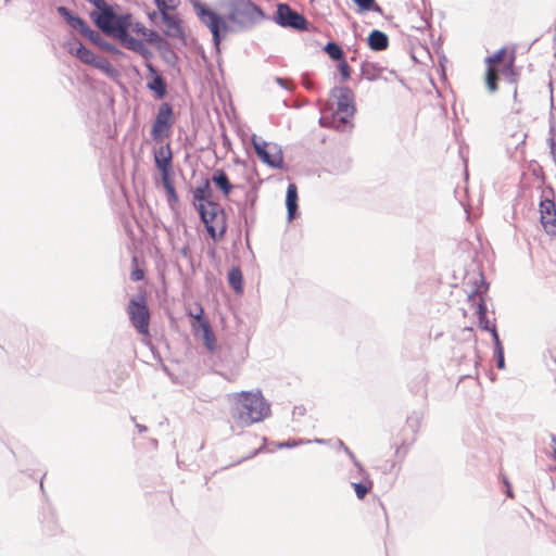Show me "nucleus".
Wrapping results in <instances>:
<instances>
[{
	"mask_svg": "<svg viewBox=\"0 0 556 556\" xmlns=\"http://www.w3.org/2000/svg\"><path fill=\"white\" fill-rule=\"evenodd\" d=\"M236 399L237 402L231 409V416L241 428L260 422L270 414V405L260 391H242L236 394Z\"/></svg>",
	"mask_w": 556,
	"mask_h": 556,
	"instance_id": "obj_1",
	"label": "nucleus"
},
{
	"mask_svg": "<svg viewBox=\"0 0 556 556\" xmlns=\"http://www.w3.org/2000/svg\"><path fill=\"white\" fill-rule=\"evenodd\" d=\"M198 211L211 238L214 240L220 239L227 230L226 215L220 204L206 201V203L198 205Z\"/></svg>",
	"mask_w": 556,
	"mask_h": 556,
	"instance_id": "obj_2",
	"label": "nucleus"
},
{
	"mask_svg": "<svg viewBox=\"0 0 556 556\" xmlns=\"http://www.w3.org/2000/svg\"><path fill=\"white\" fill-rule=\"evenodd\" d=\"M132 26L131 14L116 15L115 21V38L126 49L138 53L144 60H150L153 56L152 51L146 46L142 40L136 39L129 35V28Z\"/></svg>",
	"mask_w": 556,
	"mask_h": 556,
	"instance_id": "obj_3",
	"label": "nucleus"
},
{
	"mask_svg": "<svg viewBox=\"0 0 556 556\" xmlns=\"http://www.w3.org/2000/svg\"><path fill=\"white\" fill-rule=\"evenodd\" d=\"M264 17L262 9L251 0H231L228 20L241 29L250 28Z\"/></svg>",
	"mask_w": 556,
	"mask_h": 556,
	"instance_id": "obj_4",
	"label": "nucleus"
},
{
	"mask_svg": "<svg viewBox=\"0 0 556 556\" xmlns=\"http://www.w3.org/2000/svg\"><path fill=\"white\" fill-rule=\"evenodd\" d=\"M127 314L132 327L142 336H149L150 312L147 305L146 294L139 293L130 299L127 305Z\"/></svg>",
	"mask_w": 556,
	"mask_h": 556,
	"instance_id": "obj_5",
	"label": "nucleus"
},
{
	"mask_svg": "<svg viewBox=\"0 0 556 556\" xmlns=\"http://www.w3.org/2000/svg\"><path fill=\"white\" fill-rule=\"evenodd\" d=\"M194 9L200 21L212 33L214 45L218 47L222 40L220 30H227L226 22L218 13L206 8L204 4L200 2L194 4Z\"/></svg>",
	"mask_w": 556,
	"mask_h": 556,
	"instance_id": "obj_6",
	"label": "nucleus"
},
{
	"mask_svg": "<svg viewBox=\"0 0 556 556\" xmlns=\"http://www.w3.org/2000/svg\"><path fill=\"white\" fill-rule=\"evenodd\" d=\"M331 96L337 99V111L332 118L345 124L346 118L355 112L353 91L349 87H334Z\"/></svg>",
	"mask_w": 556,
	"mask_h": 556,
	"instance_id": "obj_7",
	"label": "nucleus"
},
{
	"mask_svg": "<svg viewBox=\"0 0 556 556\" xmlns=\"http://www.w3.org/2000/svg\"><path fill=\"white\" fill-rule=\"evenodd\" d=\"M173 109L170 104L164 102L160 105L157 115L151 129V137L154 141L161 142L170 134L173 126Z\"/></svg>",
	"mask_w": 556,
	"mask_h": 556,
	"instance_id": "obj_8",
	"label": "nucleus"
},
{
	"mask_svg": "<svg viewBox=\"0 0 556 556\" xmlns=\"http://www.w3.org/2000/svg\"><path fill=\"white\" fill-rule=\"evenodd\" d=\"M254 150L260 160L274 167L281 168L283 164V156L280 148L275 143H268L264 140L253 138Z\"/></svg>",
	"mask_w": 556,
	"mask_h": 556,
	"instance_id": "obj_9",
	"label": "nucleus"
},
{
	"mask_svg": "<svg viewBox=\"0 0 556 556\" xmlns=\"http://www.w3.org/2000/svg\"><path fill=\"white\" fill-rule=\"evenodd\" d=\"M275 21L282 27H289L296 30H305L307 28V21L305 17L292 10L287 3L278 4Z\"/></svg>",
	"mask_w": 556,
	"mask_h": 556,
	"instance_id": "obj_10",
	"label": "nucleus"
},
{
	"mask_svg": "<svg viewBox=\"0 0 556 556\" xmlns=\"http://www.w3.org/2000/svg\"><path fill=\"white\" fill-rule=\"evenodd\" d=\"M506 49L501 48L494 54L485 58L486 74L485 84L491 93L497 90V66L503 64L505 59Z\"/></svg>",
	"mask_w": 556,
	"mask_h": 556,
	"instance_id": "obj_11",
	"label": "nucleus"
},
{
	"mask_svg": "<svg viewBox=\"0 0 556 556\" xmlns=\"http://www.w3.org/2000/svg\"><path fill=\"white\" fill-rule=\"evenodd\" d=\"M540 222L545 232L556 238V204L554 200L543 199L540 202Z\"/></svg>",
	"mask_w": 556,
	"mask_h": 556,
	"instance_id": "obj_12",
	"label": "nucleus"
},
{
	"mask_svg": "<svg viewBox=\"0 0 556 556\" xmlns=\"http://www.w3.org/2000/svg\"><path fill=\"white\" fill-rule=\"evenodd\" d=\"M515 51H511L509 56L503 64L497 66V79L502 76L509 85L513 86L514 89V99L517 98V79L518 73L515 70Z\"/></svg>",
	"mask_w": 556,
	"mask_h": 556,
	"instance_id": "obj_13",
	"label": "nucleus"
},
{
	"mask_svg": "<svg viewBox=\"0 0 556 556\" xmlns=\"http://www.w3.org/2000/svg\"><path fill=\"white\" fill-rule=\"evenodd\" d=\"M146 61V67L149 71L151 77V79L147 83V88L153 91L156 98L162 99L167 93V85L164 78L157 73L153 64L150 63L149 60Z\"/></svg>",
	"mask_w": 556,
	"mask_h": 556,
	"instance_id": "obj_14",
	"label": "nucleus"
},
{
	"mask_svg": "<svg viewBox=\"0 0 556 556\" xmlns=\"http://www.w3.org/2000/svg\"><path fill=\"white\" fill-rule=\"evenodd\" d=\"M115 21L116 14L109 7L101 9L94 22L97 26L106 35L115 38Z\"/></svg>",
	"mask_w": 556,
	"mask_h": 556,
	"instance_id": "obj_15",
	"label": "nucleus"
},
{
	"mask_svg": "<svg viewBox=\"0 0 556 556\" xmlns=\"http://www.w3.org/2000/svg\"><path fill=\"white\" fill-rule=\"evenodd\" d=\"M67 50L71 54L75 55L83 63L88 65H93L98 56L77 39H74L67 43Z\"/></svg>",
	"mask_w": 556,
	"mask_h": 556,
	"instance_id": "obj_16",
	"label": "nucleus"
},
{
	"mask_svg": "<svg viewBox=\"0 0 556 556\" xmlns=\"http://www.w3.org/2000/svg\"><path fill=\"white\" fill-rule=\"evenodd\" d=\"M154 162L159 170L173 169V153L169 143L154 151Z\"/></svg>",
	"mask_w": 556,
	"mask_h": 556,
	"instance_id": "obj_17",
	"label": "nucleus"
},
{
	"mask_svg": "<svg viewBox=\"0 0 556 556\" xmlns=\"http://www.w3.org/2000/svg\"><path fill=\"white\" fill-rule=\"evenodd\" d=\"M384 67L377 62L365 60L361 64V76L368 80L374 81L381 77Z\"/></svg>",
	"mask_w": 556,
	"mask_h": 556,
	"instance_id": "obj_18",
	"label": "nucleus"
},
{
	"mask_svg": "<svg viewBox=\"0 0 556 556\" xmlns=\"http://www.w3.org/2000/svg\"><path fill=\"white\" fill-rule=\"evenodd\" d=\"M88 38L93 45L101 48L102 50L113 54V55H123L124 53L113 43L108 42L103 39V37L96 30H91V35H88Z\"/></svg>",
	"mask_w": 556,
	"mask_h": 556,
	"instance_id": "obj_19",
	"label": "nucleus"
},
{
	"mask_svg": "<svg viewBox=\"0 0 556 556\" xmlns=\"http://www.w3.org/2000/svg\"><path fill=\"white\" fill-rule=\"evenodd\" d=\"M388 36L378 29H374L368 36V46L374 51H382L388 48Z\"/></svg>",
	"mask_w": 556,
	"mask_h": 556,
	"instance_id": "obj_20",
	"label": "nucleus"
},
{
	"mask_svg": "<svg viewBox=\"0 0 556 556\" xmlns=\"http://www.w3.org/2000/svg\"><path fill=\"white\" fill-rule=\"evenodd\" d=\"M298 189L294 184H289L286 194V205L288 212V219L292 220L295 217L298 210Z\"/></svg>",
	"mask_w": 556,
	"mask_h": 556,
	"instance_id": "obj_21",
	"label": "nucleus"
},
{
	"mask_svg": "<svg viewBox=\"0 0 556 556\" xmlns=\"http://www.w3.org/2000/svg\"><path fill=\"white\" fill-rule=\"evenodd\" d=\"M212 181L220 189V191L227 197L231 192L233 186L230 184L228 176L223 169H216L213 173Z\"/></svg>",
	"mask_w": 556,
	"mask_h": 556,
	"instance_id": "obj_22",
	"label": "nucleus"
},
{
	"mask_svg": "<svg viewBox=\"0 0 556 556\" xmlns=\"http://www.w3.org/2000/svg\"><path fill=\"white\" fill-rule=\"evenodd\" d=\"M477 314H478V321L479 327L482 330L490 331L492 333V329L496 330V327L494 324L490 325V321L486 317V304L483 300V298L480 296L479 303L477 305Z\"/></svg>",
	"mask_w": 556,
	"mask_h": 556,
	"instance_id": "obj_23",
	"label": "nucleus"
},
{
	"mask_svg": "<svg viewBox=\"0 0 556 556\" xmlns=\"http://www.w3.org/2000/svg\"><path fill=\"white\" fill-rule=\"evenodd\" d=\"M359 475L362 476V481L353 482L352 486L356 493L357 498L363 500L371 490L372 481L369 479V476L365 471Z\"/></svg>",
	"mask_w": 556,
	"mask_h": 556,
	"instance_id": "obj_24",
	"label": "nucleus"
},
{
	"mask_svg": "<svg viewBox=\"0 0 556 556\" xmlns=\"http://www.w3.org/2000/svg\"><path fill=\"white\" fill-rule=\"evenodd\" d=\"M228 283L237 292L243 291V275L239 267H232L228 273Z\"/></svg>",
	"mask_w": 556,
	"mask_h": 556,
	"instance_id": "obj_25",
	"label": "nucleus"
},
{
	"mask_svg": "<svg viewBox=\"0 0 556 556\" xmlns=\"http://www.w3.org/2000/svg\"><path fill=\"white\" fill-rule=\"evenodd\" d=\"M492 337L494 340V355L496 357V366L498 369H503L505 366L504 349L500 341L498 333L495 329H492Z\"/></svg>",
	"mask_w": 556,
	"mask_h": 556,
	"instance_id": "obj_26",
	"label": "nucleus"
},
{
	"mask_svg": "<svg viewBox=\"0 0 556 556\" xmlns=\"http://www.w3.org/2000/svg\"><path fill=\"white\" fill-rule=\"evenodd\" d=\"M96 68L100 70L102 73L108 75L109 77L117 76V70L113 67L110 61L102 56H97L93 65Z\"/></svg>",
	"mask_w": 556,
	"mask_h": 556,
	"instance_id": "obj_27",
	"label": "nucleus"
},
{
	"mask_svg": "<svg viewBox=\"0 0 556 556\" xmlns=\"http://www.w3.org/2000/svg\"><path fill=\"white\" fill-rule=\"evenodd\" d=\"M67 23L71 27L77 29L83 36L87 37L88 35H91L92 29L81 17L76 15L70 16Z\"/></svg>",
	"mask_w": 556,
	"mask_h": 556,
	"instance_id": "obj_28",
	"label": "nucleus"
},
{
	"mask_svg": "<svg viewBox=\"0 0 556 556\" xmlns=\"http://www.w3.org/2000/svg\"><path fill=\"white\" fill-rule=\"evenodd\" d=\"M353 2L358 7L359 12L372 11L380 14L382 13V8L377 4L375 0H353Z\"/></svg>",
	"mask_w": 556,
	"mask_h": 556,
	"instance_id": "obj_29",
	"label": "nucleus"
},
{
	"mask_svg": "<svg viewBox=\"0 0 556 556\" xmlns=\"http://www.w3.org/2000/svg\"><path fill=\"white\" fill-rule=\"evenodd\" d=\"M211 195V188H210V181L206 179L201 186L197 187L193 190V199L195 201H200V203H203V201H208L207 198Z\"/></svg>",
	"mask_w": 556,
	"mask_h": 556,
	"instance_id": "obj_30",
	"label": "nucleus"
},
{
	"mask_svg": "<svg viewBox=\"0 0 556 556\" xmlns=\"http://www.w3.org/2000/svg\"><path fill=\"white\" fill-rule=\"evenodd\" d=\"M324 50L332 60L341 61L343 59V50L333 41L327 42Z\"/></svg>",
	"mask_w": 556,
	"mask_h": 556,
	"instance_id": "obj_31",
	"label": "nucleus"
},
{
	"mask_svg": "<svg viewBox=\"0 0 556 556\" xmlns=\"http://www.w3.org/2000/svg\"><path fill=\"white\" fill-rule=\"evenodd\" d=\"M162 21L168 28L175 29L177 33H180L179 21L176 16L167 13V10L161 13Z\"/></svg>",
	"mask_w": 556,
	"mask_h": 556,
	"instance_id": "obj_32",
	"label": "nucleus"
},
{
	"mask_svg": "<svg viewBox=\"0 0 556 556\" xmlns=\"http://www.w3.org/2000/svg\"><path fill=\"white\" fill-rule=\"evenodd\" d=\"M142 38L148 43H153L156 46H160L164 41L163 38L155 30L149 28L146 29Z\"/></svg>",
	"mask_w": 556,
	"mask_h": 556,
	"instance_id": "obj_33",
	"label": "nucleus"
},
{
	"mask_svg": "<svg viewBox=\"0 0 556 556\" xmlns=\"http://www.w3.org/2000/svg\"><path fill=\"white\" fill-rule=\"evenodd\" d=\"M339 444H340V446H342L344 448L345 453L349 455V457L353 462L354 466L357 468L358 473H363L364 468L361 465V463L356 459L354 453L348 446H345L342 441H339Z\"/></svg>",
	"mask_w": 556,
	"mask_h": 556,
	"instance_id": "obj_34",
	"label": "nucleus"
},
{
	"mask_svg": "<svg viewBox=\"0 0 556 556\" xmlns=\"http://www.w3.org/2000/svg\"><path fill=\"white\" fill-rule=\"evenodd\" d=\"M339 444H340V446H342L344 448L345 453L349 455V457L353 462L354 466L357 468L358 473H363L364 468L361 465V463L356 459L354 453L348 446H345L342 441H339Z\"/></svg>",
	"mask_w": 556,
	"mask_h": 556,
	"instance_id": "obj_35",
	"label": "nucleus"
},
{
	"mask_svg": "<svg viewBox=\"0 0 556 556\" xmlns=\"http://www.w3.org/2000/svg\"><path fill=\"white\" fill-rule=\"evenodd\" d=\"M339 72L343 80H348L351 75L350 66L345 60H341L338 64Z\"/></svg>",
	"mask_w": 556,
	"mask_h": 556,
	"instance_id": "obj_36",
	"label": "nucleus"
},
{
	"mask_svg": "<svg viewBox=\"0 0 556 556\" xmlns=\"http://www.w3.org/2000/svg\"><path fill=\"white\" fill-rule=\"evenodd\" d=\"M203 339H204V343H205L206 348L210 351H213L214 348H215V342H216V339H215L213 330L212 331H206L203 334Z\"/></svg>",
	"mask_w": 556,
	"mask_h": 556,
	"instance_id": "obj_37",
	"label": "nucleus"
},
{
	"mask_svg": "<svg viewBox=\"0 0 556 556\" xmlns=\"http://www.w3.org/2000/svg\"><path fill=\"white\" fill-rule=\"evenodd\" d=\"M160 172L162 175V182H163L164 188L174 186L173 180L170 178L172 169H164V170H160Z\"/></svg>",
	"mask_w": 556,
	"mask_h": 556,
	"instance_id": "obj_38",
	"label": "nucleus"
},
{
	"mask_svg": "<svg viewBox=\"0 0 556 556\" xmlns=\"http://www.w3.org/2000/svg\"><path fill=\"white\" fill-rule=\"evenodd\" d=\"M146 29H147V27L143 24H141L139 22H136V23L132 22V26L129 28V31H132L137 35L143 36Z\"/></svg>",
	"mask_w": 556,
	"mask_h": 556,
	"instance_id": "obj_39",
	"label": "nucleus"
},
{
	"mask_svg": "<svg viewBox=\"0 0 556 556\" xmlns=\"http://www.w3.org/2000/svg\"><path fill=\"white\" fill-rule=\"evenodd\" d=\"M203 314H204L203 307L200 304H198L197 305V312L195 313H190V316L193 317L200 324L201 320L205 319L203 317Z\"/></svg>",
	"mask_w": 556,
	"mask_h": 556,
	"instance_id": "obj_40",
	"label": "nucleus"
},
{
	"mask_svg": "<svg viewBox=\"0 0 556 556\" xmlns=\"http://www.w3.org/2000/svg\"><path fill=\"white\" fill-rule=\"evenodd\" d=\"M130 278L134 281L142 280L144 278V271L140 268H136L131 271Z\"/></svg>",
	"mask_w": 556,
	"mask_h": 556,
	"instance_id": "obj_41",
	"label": "nucleus"
},
{
	"mask_svg": "<svg viewBox=\"0 0 556 556\" xmlns=\"http://www.w3.org/2000/svg\"><path fill=\"white\" fill-rule=\"evenodd\" d=\"M165 190L167 192V198H168L169 202H172V201L177 202L178 201V195H177V192H176L174 186L165 188Z\"/></svg>",
	"mask_w": 556,
	"mask_h": 556,
	"instance_id": "obj_42",
	"label": "nucleus"
},
{
	"mask_svg": "<svg viewBox=\"0 0 556 556\" xmlns=\"http://www.w3.org/2000/svg\"><path fill=\"white\" fill-rule=\"evenodd\" d=\"M485 291H486V287H484L483 292H485ZM481 293H482L481 287H477L476 289H473L472 291H470L468 293V300L475 302L476 301V296L481 294Z\"/></svg>",
	"mask_w": 556,
	"mask_h": 556,
	"instance_id": "obj_43",
	"label": "nucleus"
},
{
	"mask_svg": "<svg viewBox=\"0 0 556 556\" xmlns=\"http://www.w3.org/2000/svg\"><path fill=\"white\" fill-rule=\"evenodd\" d=\"M58 12L68 22L70 16H73L71 11L65 7H59Z\"/></svg>",
	"mask_w": 556,
	"mask_h": 556,
	"instance_id": "obj_44",
	"label": "nucleus"
},
{
	"mask_svg": "<svg viewBox=\"0 0 556 556\" xmlns=\"http://www.w3.org/2000/svg\"><path fill=\"white\" fill-rule=\"evenodd\" d=\"M154 3L155 5L157 7V9L160 10V12H164L167 10V3L165 0H154Z\"/></svg>",
	"mask_w": 556,
	"mask_h": 556,
	"instance_id": "obj_45",
	"label": "nucleus"
},
{
	"mask_svg": "<svg viewBox=\"0 0 556 556\" xmlns=\"http://www.w3.org/2000/svg\"><path fill=\"white\" fill-rule=\"evenodd\" d=\"M551 447H552V457L556 460V435L551 434Z\"/></svg>",
	"mask_w": 556,
	"mask_h": 556,
	"instance_id": "obj_46",
	"label": "nucleus"
},
{
	"mask_svg": "<svg viewBox=\"0 0 556 556\" xmlns=\"http://www.w3.org/2000/svg\"><path fill=\"white\" fill-rule=\"evenodd\" d=\"M91 4H93L97 9L101 10L106 7L104 0H87Z\"/></svg>",
	"mask_w": 556,
	"mask_h": 556,
	"instance_id": "obj_47",
	"label": "nucleus"
},
{
	"mask_svg": "<svg viewBox=\"0 0 556 556\" xmlns=\"http://www.w3.org/2000/svg\"><path fill=\"white\" fill-rule=\"evenodd\" d=\"M200 327H201V329H202V331H203V334H204L206 331H212L211 325H210V323H208L206 319L201 320V323H200Z\"/></svg>",
	"mask_w": 556,
	"mask_h": 556,
	"instance_id": "obj_48",
	"label": "nucleus"
},
{
	"mask_svg": "<svg viewBox=\"0 0 556 556\" xmlns=\"http://www.w3.org/2000/svg\"><path fill=\"white\" fill-rule=\"evenodd\" d=\"M302 84L306 89H312L314 86L313 81L305 77L303 78Z\"/></svg>",
	"mask_w": 556,
	"mask_h": 556,
	"instance_id": "obj_49",
	"label": "nucleus"
},
{
	"mask_svg": "<svg viewBox=\"0 0 556 556\" xmlns=\"http://www.w3.org/2000/svg\"><path fill=\"white\" fill-rule=\"evenodd\" d=\"M504 483H505V485L507 486V491H506L507 496L513 497L511 488H510V484H509V482L507 481V479H506V478H504Z\"/></svg>",
	"mask_w": 556,
	"mask_h": 556,
	"instance_id": "obj_50",
	"label": "nucleus"
},
{
	"mask_svg": "<svg viewBox=\"0 0 556 556\" xmlns=\"http://www.w3.org/2000/svg\"><path fill=\"white\" fill-rule=\"evenodd\" d=\"M296 445H298V442H295V441H294V442H292V443H290V442H285V443H280V444H279V447H293V446H296Z\"/></svg>",
	"mask_w": 556,
	"mask_h": 556,
	"instance_id": "obj_51",
	"label": "nucleus"
},
{
	"mask_svg": "<svg viewBox=\"0 0 556 556\" xmlns=\"http://www.w3.org/2000/svg\"><path fill=\"white\" fill-rule=\"evenodd\" d=\"M247 198H248V201H250L251 204L253 205V203L255 202V199H256V194L255 193H248Z\"/></svg>",
	"mask_w": 556,
	"mask_h": 556,
	"instance_id": "obj_52",
	"label": "nucleus"
},
{
	"mask_svg": "<svg viewBox=\"0 0 556 556\" xmlns=\"http://www.w3.org/2000/svg\"><path fill=\"white\" fill-rule=\"evenodd\" d=\"M136 427L138 428V430H139L140 432H144V431H147V427H146V426H143V425L137 424V425H136Z\"/></svg>",
	"mask_w": 556,
	"mask_h": 556,
	"instance_id": "obj_53",
	"label": "nucleus"
},
{
	"mask_svg": "<svg viewBox=\"0 0 556 556\" xmlns=\"http://www.w3.org/2000/svg\"><path fill=\"white\" fill-rule=\"evenodd\" d=\"M277 84H279L281 87H285V80L280 77L276 78Z\"/></svg>",
	"mask_w": 556,
	"mask_h": 556,
	"instance_id": "obj_54",
	"label": "nucleus"
},
{
	"mask_svg": "<svg viewBox=\"0 0 556 556\" xmlns=\"http://www.w3.org/2000/svg\"><path fill=\"white\" fill-rule=\"evenodd\" d=\"M549 87L552 88V83H549ZM551 106L553 108L554 106V98H553V93L551 92Z\"/></svg>",
	"mask_w": 556,
	"mask_h": 556,
	"instance_id": "obj_55",
	"label": "nucleus"
},
{
	"mask_svg": "<svg viewBox=\"0 0 556 556\" xmlns=\"http://www.w3.org/2000/svg\"><path fill=\"white\" fill-rule=\"evenodd\" d=\"M326 121H327V118H326V117H321V118L319 119L320 124H321V125H324V126H326V125H327Z\"/></svg>",
	"mask_w": 556,
	"mask_h": 556,
	"instance_id": "obj_56",
	"label": "nucleus"
},
{
	"mask_svg": "<svg viewBox=\"0 0 556 556\" xmlns=\"http://www.w3.org/2000/svg\"><path fill=\"white\" fill-rule=\"evenodd\" d=\"M315 442H316V443L321 444V443H324V440H321V439H316V440H315Z\"/></svg>",
	"mask_w": 556,
	"mask_h": 556,
	"instance_id": "obj_57",
	"label": "nucleus"
},
{
	"mask_svg": "<svg viewBox=\"0 0 556 556\" xmlns=\"http://www.w3.org/2000/svg\"><path fill=\"white\" fill-rule=\"evenodd\" d=\"M481 285L483 286L484 285V280H483V277L481 276Z\"/></svg>",
	"mask_w": 556,
	"mask_h": 556,
	"instance_id": "obj_58",
	"label": "nucleus"
}]
</instances>
